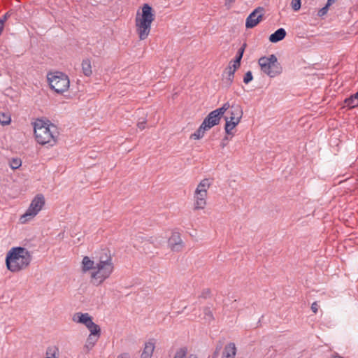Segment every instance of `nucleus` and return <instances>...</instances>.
Returning a JSON list of instances; mask_svg holds the SVG:
<instances>
[{
    "label": "nucleus",
    "mask_w": 358,
    "mask_h": 358,
    "mask_svg": "<svg viewBox=\"0 0 358 358\" xmlns=\"http://www.w3.org/2000/svg\"><path fill=\"white\" fill-rule=\"evenodd\" d=\"M187 350L185 348H180L176 352L173 358H185L186 357Z\"/></svg>",
    "instance_id": "obj_27"
},
{
    "label": "nucleus",
    "mask_w": 358,
    "mask_h": 358,
    "mask_svg": "<svg viewBox=\"0 0 358 358\" xmlns=\"http://www.w3.org/2000/svg\"><path fill=\"white\" fill-rule=\"evenodd\" d=\"M204 317L203 319L207 322H210L214 320L213 314L209 308H205L203 310Z\"/></svg>",
    "instance_id": "obj_24"
},
{
    "label": "nucleus",
    "mask_w": 358,
    "mask_h": 358,
    "mask_svg": "<svg viewBox=\"0 0 358 358\" xmlns=\"http://www.w3.org/2000/svg\"><path fill=\"white\" fill-rule=\"evenodd\" d=\"M11 122V117L9 113H0V124L3 126L8 125Z\"/></svg>",
    "instance_id": "obj_23"
},
{
    "label": "nucleus",
    "mask_w": 358,
    "mask_h": 358,
    "mask_svg": "<svg viewBox=\"0 0 358 358\" xmlns=\"http://www.w3.org/2000/svg\"><path fill=\"white\" fill-rule=\"evenodd\" d=\"M169 245L173 251H180L183 247V242L180 238V234L173 232L169 239Z\"/></svg>",
    "instance_id": "obj_13"
},
{
    "label": "nucleus",
    "mask_w": 358,
    "mask_h": 358,
    "mask_svg": "<svg viewBox=\"0 0 358 358\" xmlns=\"http://www.w3.org/2000/svg\"><path fill=\"white\" fill-rule=\"evenodd\" d=\"M22 165V161L19 158H13L10 161V166L12 169H17Z\"/></svg>",
    "instance_id": "obj_26"
},
{
    "label": "nucleus",
    "mask_w": 358,
    "mask_h": 358,
    "mask_svg": "<svg viewBox=\"0 0 358 358\" xmlns=\"http://www.w3.org/2000/svg\"><path fill=\"white\" fill-rule=\"evenodd\" d=\"M186 358H198V357L196 355H189Z\"/></svg>",
    "instance_id": "obj_41"
},
{
    "label": "nucleus",
    "mask_w": 358,
    "mask_h": 358,
    "mask_svg": "<svg viewBox=\"0 0 358 358\" xmlns=\"http://www.w3.org/2000/svg\"><path fill=\"white\" fill-rule=\"evenodd\" d=\"M96 266V262L92 260L89 257L85 256L82 261V271L87 273V271H94Z\"/></svg>",
    "instance_id": "obj_15"
},
{
    "label": "nucleus",
    "mask_w": 358,
    "mask_h": 358,
    "mask_svg": "<svg viewBox=\"0 0 358 358\" xmlns=\"http://www.w3.org/2000/svg\"><path fill=\"white\" fill-rule=\"evenodd\" d=\"M72 320L76 323L84 324L92 334H96L101 331L99 325L92 321V317L88 313H76L72 317Z\"/></svg>",
    "instance_id": "obj_11"
},
{
    "label": "nucleus",
    "mask_w": 358,
    "mask_h": 358,
    "mask_svg": "<svg viewBox=\"0 0 358 358\" xmlns=\"http://www.w3.org/2000/svg\"><path fill=\"white\" fill-rule=\"evenodd\" d=\"M292 8L294 11H297L301 8V0H292Z\"/></svg>",
    "instance_id": "obj_28"
},
{
    "label": "nucleus",
    "mask_w": 358,
    "mask_h": 358,
    "mask_svg": "<svg viewBox=\"0 0 358 358\" xmlns=\"http://www.w3.org/2000/svg\"><path fill=\"white\" fill-rule=\"evenodd\" d=\"M46 357L44 358H58L59 349L56 346H50L45 352Z\"/></svg>",
    "instance_id": "obj_21"
},
{
    "label": "nucleus",
    "mask_w": 358,
    "mask_h": 358,
    "mask_svg": "<svg viewBox=\"0 0 358 358\" xmlns=\"http://www.w3.org/2000/svg\"><path fill=\"white\" fill-rule=\"evenodd\" d=\"M351 97H355L356 99L358 100V92L356 94H355L353 96H352Z\"/></svg>",
    "instance_id": "obj_42"
},
{
    "label": "nucleus",
    "mask_w": 358,
    "mask_h": 358,
    "mask_svg": "<svg viewBox=\"0 0 358 358\" xmlns=\"http://www.w3.org/2000/svg\"><path fill=\"white\" fill-rule=\"evenodd\" d=\"M286 36V31L283 28H280L269 36V41L272 43H277L282 40Z\"/></svg>",
    "instance_id": "obj_17"
},
{
    "label": "nucleus",
    "mask_w": 358,
    "mask_h": 358,
    "mask_svg": "<svg viewBox=\"0 0 358 358\" xmlns=\"http://www.w3.org/2000/svg\"><path fill=\"white\" fill-rule=\"evenodd\" d=\"M155 350V345L152 342H148L145 344L144 349L141 355V358H151Z\"/></svg>",
    "instance_id": "obj_18"
},
{
    "label": "nucleus",
    "mask_w": 358,
    "mask_h": 358,
    "mask_svg": "<svg viewBox=\"0 0 358 358\" xmlns=\"http://www.w3.org/2000/svg\"><path fill=\"white\" fill-rule=\"evenodd\" d=\"M47 78L51 89L58 94H62L69 88V78L64 73L59 71L50 73L48 74Z\"/></svg>",
    "instance_id": "obj_7"
},
{
    "label": "nucleus",
    "mask_w": 358,
    "mask_h": 358,
    "mask_svg": "<svg viewBox=\"0 0 358 358\" xmlns=\"http://www.w3.org/2000/svg\"><path fill=\"white\" fill-rule=\"evenodd\" d=\"M226 3H225V5L227 6V5H231L232 3H234L235 1V0H225Z\"/></svg>",
    "instance_id": "obj_39"
},
{
    "label": "nucleus",
    "mask_w": 358,
    "mask_h": 358,
    "mask_svg": "<svg viewBox=\"0 0 358 358\" xmlns=\"http://www.w3.org/2000/svg\"><path fill=\"white\" fill-rule=\"evenodd\" d=\"M82 71L85 76H90L92 73L91 62L86 59L82 62Z\"/></svg>",
    "instance_id": "obj_19"
},
{
    "label": "nucleus",
    "mask_w": 358,
    "mask_h": 358,
    "mask_svg": "<svg viewBox=\"0 0 358 358\" xmlns=\"http://www.w3.org/2000/svg\"><path fill=\"white\" fill-rule=\"evenodd\" d=\"M245 45L244 44L243 45V47H241L238 50L237 55H236V59H235L236 60V63L237 62H241V60L242 59V57H243V52H244V50H245Z\"/></svg>",
    "instance_id": "obj_29"
},
{
    "label": "nucleus",
    "mask_w": 358,
    "mask_h": 358,
    "mask_svg": "<svg viewBox=\"0 0 358 358\" xmlns=\"http://www.w3.org/2000/svg\"><path fill=\"white\" fill-rule=\"evenodd\" d=\"M229 107V102H226L222 107L211 111L201 123L208 130L220 123L222 116L226 113Z\"/></svg>",
    "instance_id": "obj_10"
},
{
    "label": "nucleus",
    "mask_w": 358,
    "mask_h": 358,
    "mask_svg": "<svg viewBox=\"0 0 358 358\" xmlns=\"http://www.w3.org/2000/svg\"><path fill=\"white\" fill-rule=\"evenodd\" d=\"M237 352V348L234 343H227L222 352L221 358H235Z\"/></svg>",
    "instance_id": "obj_14"
},
{
    "label": "nucleus",
    "mask_w": 358,
    "mask_h": 358,
    "mask_svg": "<svg viewBox=\"0 0 358 358\" xmlns=\"http://www.w3.org/2000/svg\"><path fill=\"white\" fill-rule=\"evenodd\" d=\"M261 71L270 78H274L280 75L282 69L275 55L268 57H262L258 61Z\"/></svg>",
    "instance_id": "obj_6"
},
{
    "label": "nucleus",
    "mask_w": 358,
    "mask_h": 358,
    "mask_svg": "<svg viewBox=\"0 0 358 358\" xmlns=\"http://www.w3.org/2000/svg\"><path fill=\"white\" fill-rule=\"evenodd\" d=\"M32 259L31 252L22 247L12 248L7 253L6 264L7 268L16 273L29 266Z\"/></svg>",
    "instance_id": "obj_2"
},
{
    "label": "nucleus",
    "mask_w": 358,
    "mask_h": 358,
    "mask_svg": "<svg viewBox=\"0 0 358 358\" xmlns=\"http://www.w3.org/2000/svg\"><path fill=\"white\" fill-rule=\"evenodd\" d=\"M154 20L155 15L152 7L147 3L144 4L141 14L138 13L135 19L136 32L140 40L143 41L148 37Z\"/></svg>",
    "instance_id": "obj_4"
},
{
    "label": "nucleus",
    "mask_w": 358,
    "mask_h": 358,
    "mask_svg": "<svg viewBox=\"0 0 358 358\" xmlns=\"http://www.w3.org/2000/svg\"><path fill=\"white\" fill-rule=\"evenodd\" d=\"M229 138L228 136H225L220 143V146L224 148L226 147L228 144V142L229 141Z\"/></svg>",
    "instance_id": "obj_33"
},
{
    "label": "nucleus",
    "mask_w": 358,
    "mask_h": 358,
    "mask_svg": "<svg viewBox=\"0 0 358 358\" xmlns=\"http://www.w3.org/2000/svg\"><path fill=\"white\" fill-rule=\"evenodd\" d=\"M45 202L43 195L41 194H37L31 201V203L26 212L20 216V223L25 224L33 220L43 209Z\"/></svg>",
    "instance_id": "obj_8"
},
{
    "label": "nucleus",
    "mask_w": 358,
    "mask_h": 358,
    "mask_svg": "<svg viewBox=\"0 0 358 358\" xmlns=\"http://www.w3.org/2000/svg\"><path fill=\"white\" fill-rule=\"evenodd\" d=\"M226 112L224 130L227 134L233 136L231 131L240 123L243 115V108L236 102L232 103L229 102V107Z\"/></svg>",
    "instance_id": "obj_5"
},
{
    "label": "nucleus",
    "mask_w": 358,
    "mask_h": 358,
    "mask_svg": "<svg viewBox=\"0 0 358 358\" xmlns=\"http://www.w3.org/2000/svg\"><path fill=\"white\" fill-rule=\"evenodd\" d=\"M328 10H329V7H327V6H324L323 8H322L321 9L319 10L317 15L320 17H322L327 13Z\"/></svg>",
    "instance_id": "obj_31"
},
{
    "label": "nucleus",
    "mask_w": 358,
    "mask_h": 358,
    "mask_svg": "<svg viewBox=\"0 0 358 358\" xmlns=\"http://www.w3.org/2000/svg\"><path fill=\"white\" fill-rule=\"evenodd\" d=\"M114 270L113 259L110 255L101 256L96 261V266L91 272V280L95 285H100L108 279Z\"/></svg>",
    "instance_id": "obj_3"
},
{
    "label": "nucleus",
    "mask_w": 358,
    "mask_h": 358,
    "mask_svg": "<svg viewBox=\"0 0 358 358\" xmlns=\"http://www.w3.org/2000/svg\"><path fill=\"white\" fill-rule=\"evenodd\" d=\"M235 71L234 69L229 66L224 71L223 74V82L227 86H229L232 83Z\"/></svg>",
    "instance_id": "obj_16"
},
{
    "label": "nucleus",
    "mask_w": 358,
    "mask_h": 358,
    "mask_svg": "<svg viewBox=\"0 0 358 358\" xmlns=\"http://www.w3.org/2000/svg\"><path fill=\"white\" fill-rule=\"evenodd\" d=\"M319 308V305L317 303V302H314L311 305V310L314 313H317Z\"/></svg>",
    "instance_id": "obj_34"
},
{
    "label": "nucleus",
    "mask_w": 358,
    "mask_h": 358,
    "mask_svg": "<svg viewBox=\"0 0 358 358\" xmlns=\"http://www.w3.org/2000/svg\"><path fill=\"white\" fill-rule=\"evenodd\" d=\"M99 336L100 332H99L96 334H92V332H90V334L89 335L87 339L85 347L89 349H91L98 341Z\"/></svg>",
    "instance_id": "obj_20"
},
{
    "label": "nucleus",
    "mask_w": 358,
    "mask_h": 358,
    "mask_svg": "<svg viewBox=\"0 0 358 358\" xmlns=\"http://www.w3.org/2000/svg\"><path fill=\"white\" fill-rule=\"evenodd\" d=\"M210 185L211 182L208 178L203 179L199 183L194 194V209L200 210L206 207L208 190Z\"/></svg>",
    "instance_id": "obj_9"
},
{
    "label": "nucleus",
    "mask_w": 358,
    "mask_h": 358,
    "mask_svg": "<svg viewBox=\"0 0 358 358\" xmlns=\"http://www.w3.org/2000/svg\"><path fill=\"white\" fill-rule=\"evenodd\" d=\"M349 108H355L358 106V100L355 97H350L345 101Z\"/></svg>",
    "instance_id": "obj_25"
},
{
    "label": "nucleus",
    "mask_w": 358,
    "mask_h": 358,
    "mask_svg": "<svg viewBox=\"0 0 358 358\" xmlns=\"http://www.w3.org/2000/svg\"><path fill=\"white\" fill-rule=\"evenodd\" d=\"M264 15V8L258 7L253 10L246 19L245 27L247 28H253L262 20Z\"/></svg>",
    "instance_id": "obj_12"
},
{
    "label": "nucleus",
    "mask_w": 358,
    "mask_h": 358,
    "mask_svg": "<svg viewBox=\"0 0 358 358\" xmlns=\"http://www.w3.org/2000/svg\"><path fill=\"white\" fill-rule=\"evenodd\" d=\"M10 12H7L6 13H5L1 18H0V21H1L2 22V24L4 25L6 21L8 20V18L10 16Z\"/></svg>",
    "instance_id": "obj_32"
},
{
    "label": "nucleus",
    "mask_w": 358,
    "mask_h": 358,
    "mask_svg": "<svg viewBox=\"0 0 358 358\" xmlns=\"http://www.w3.org/2000/svg\"><path fill=\"white\" fill-rule=\"evenodd\" d=\"M117 358H129V355L128 353H122Z\"/></svg>",
    "instance_id": "obj_37"
},
{
    "label": "nucleus",
    "mask_w": 358,
    "mask_h": 358,
    "mask_svg": "<svg viewBox=\"0 0 358 358\" xmlns=\"http://www.w3.org/2000/svg\"><path fill=\"white\" fill-rule=\"evenodd\" d=\"M335 1L336 0H327V2L325 6L329 8V6H331Z\"/></svg>",
    "instance_id": "obj_38"
},
{
    "label": "nucleus",
    "mask_w": 358,
    "mask_h": 358,
    "mask_svg": "<svg viewBox=\"0 0 358 358\" xmlns=\"http://www.w3.org/2000/svg\"><path fill=\"white\" fill-rule=\"evenodd\" d=\"M218 350H219V349L217 348L216 351L214 352V354L213 355V358H217V357L218 356Z\"/></svg>",
    "instance_id": "obj_40"
},
{
    "label": "nucleus",
    "mask_w": 358,
    "mask_h": 358,
    "mask_svg": "<svg viewBox=\"0 0 358 358\" xmlns=\"http://www.w3.org/2000/svg\"><path fill=\"white\" fill-rule=\"evenodd\" d=\"M232 65H229V67H232V69H234L235 71L240 66V62L236 63V60L234 59Z\"/></svg>",
    "instance_id": "obj_35"
},
{
    "label": "nucleus",
    "mask_w": 358,
    "mask_h": 358,
    "mask_svg": "<svg viewBox=\"0 0 358 358\" xmlns=\"http://www.w3.org/2000/svg\"><path fill=\"white\" fill-rule=\"evenodd\" d=\"M252 78H253V77H252V72L251 71H248L245 74V76L243 78V82L245 84H248V83H249L252 80Z\"/></svg>",
    "instance_id": "obj_30"
},
{
    "label": "nucleus",
    "mask_w": 358,
    "mask_h": 358,
    "mask_svg": "<svg viewBox=\"0 0 358 358\" xmlns=\"http://www.w3.org/2000/svg\"><path fill=\"white\" fill-rule=\"evenodd\" d=\"M34 131L38 143L47 147H53L57 143L59 131L50 121L38 119L34 123Z\"/></svg>",
    "instance_id": "obj_1"
},
{
    "label": "nucleus",
    "mask_w": 358,
    "mask_h": 358,
    "mask_svg": "<svg viewBox=\"0 0 358 358\" xmlns=\"http://www.w3.org/2000/svg\"><path fill=\"white\" fill-rule=\"evenodd\" d=\"M207 130L208 129L206 127L201 124L199 129L191 135L190 138L195 140L200 139L204 136V134Z\"/></svg>",
    "instance_id": "obj_22"
},
{
    "label": "nucleus",
    "mask_w": 358,
    "mask_h": 358,
    "mask_svg": "<svg viewBox=\"0 0 358 358\" xmlns=\"http://www.w3.org/2000/svg\"><path fill=\"white\" fill-rule=\"evenodd\" d=\"M137 126H138V127L140 129L143 130V129H145V121L139 122L138 123Z\"/></svg>",
    "instance_id": "obj_36"
},
{
    "label": "nucleus",
    "mask_w": 358,
    "mask_h": 358,
    "mask_svg": "<svg viewBox=\"0 0 358 358\" xmlns=\"http://www.w3.org/2000/svg\"><path fill=\"white\" fill-rule=\"evenodd\" d=\"M334 358H343V357L341 356H340V355H336L334 357Z\"/></svg>",
    "instance_id": "obj_43"
}]
</instances>
